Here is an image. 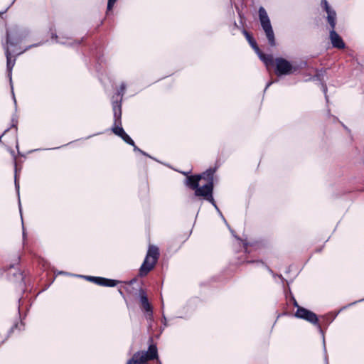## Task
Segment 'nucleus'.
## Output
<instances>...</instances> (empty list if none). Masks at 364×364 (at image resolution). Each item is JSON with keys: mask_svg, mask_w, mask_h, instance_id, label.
I'll list each match as a JSON object with an SVG mask.
<instances>
[{"mask_svg": "<svg viewBox=\"0 0 364 364\" xmlns=\"http://www.w3.org/2000/svg\"><path fill=\"white\" fill-rule=\"evenodd\" d=\"M133 147H134V151H138L139 153H141V154L144 155V156H149L151 158V156L149 155H148L146 152H144V151L141 150L139 148H138L136 145H135V143L134 142V145H132Z\"/></svg>", "mask_w": 364, "mask_h": 364, "instance_id": "nucleus-20", "label": "nucleus"}, {"mask_svg": "<svg viewBox=\"0 0 364 364\" xmlns=\"http://www.w3.org/2000/svg\"><path fill=\"white\" fill-rule=\"evenodd\" d=\"M205 173H206V180H207L208 178H209L212 175L213 173H212V171L210 169H209V170H206Z\"/></svg>", "mask_w": 364, "mask_h": 364, "instance_id": "nucleus-24", "label": "nucleus"}, {"mask_svg": "<svg viewBox=\"0 0 364 364\" xmlns=\"http://www.w3.org/2000/svg\"><path fill=\"white\" fill-rule=\"evenodd\" d=\"M259 18L264 30L266 37L268 39L269 43L271 46H275L276 41L274 38V33L271 25L269 18L267 15L266 10L263 7L259 9Z\"/></svg>", "mask_w": 364, "mask_h": 364, "instance_id": "nucleus-6", "label": "nucleus"}, {"mask_svg": "<svg viewBox=\"0 0 364 364\" xmlns=\"http://www.w3.org/2000/svg\"><path fill=\"white\" fill-rule=\"evenodd\" d=\"M321 6L323 7L327 13V21L330 24L331 29H335L336 23V11L329 6L326 0L321 1Z\"/></svg>", "mask_w": 364, "mask_h": 364, "instance_id": "nucleus-11", "label": "nucleus"}, {"mask_svg": "<svg viewBox=\"0 0 364 364\" xmlns=\"http://www.w3.org/2000/svg\"><path fill=\"white\" fill-rule=\"evenodd\" d=\"M243 33L245 36L247 40L251 46L255 50V51L258 53L260 59L265 63L266 66H270L275 65L276 68H292L291 63L287 60L278 58L275 60L273 59V57L270 55H265L259 50L256 41L251 36V35L245 30L243 31Z\"/></svg>", "mask_w": 364, "mask_h": 364, "instance_id": "nucleus-3", "label": "nucleus"}, {"mask_svg": "<svg viewBox=\"0 0 364 364\" xmlns=\"http://www.w3.org/2000/svg\"><path fill=\"white\" fill-rule=\"evenodd\" d=\"M59 274H68V273L65 272H60Z\"/></svg>", "mask_w": 364, "mask_h": 364, "instance_id": "nucleus-32", "label": "nucleus"}, {"mask_svg": "<svg viewBox=\"0 0 364 364\" xmlns=\"http://www.w3.org/2000/svg\"><path fill=\"white\" fill-rule=\"evenodd\" d=\"M14 328H18V324H16L14 325L12 328L11 329V331H12L14 330Z\"/></svg>", "mask_w": 364, "mask_h": 364, "instance_id": "nucleus-30", "label": "nucleus"}, {"mask_svg": "<svg viewBox=\"0 0 364 364\" xmlns=\"http://www.w3.org/2000/svg\"><path fill=\"white\" fill-rule=\"evenodd\" d=\"M140 296V301L141 304L142 310L146 313V318L147 320L152 321L153 320V309L151 305L149 304L148 301V298L143 290H140L139 293Z\"/></svg>", "mask_w": 364, "mask_h": 364, "instance_id": "nucleus-10", "label": "nucleus"}, {"mask_svg": "<svg viewBox=\"0 0 364 364\" xmlns=\"http://www.w3.org/2000/svg\"><path fill=\"white\" fill-rule=\"evenodd\" d=\"M329 38L332 46L334 48L342 49L345 48V43L341 37L335 31V29H331L330 31Z\"/></svg>", "mask_w": 364, "mask_h": 364, "instance_id": "nucleus-12", "label": "nucleus"}, {"mask_svg": "<svg viewBox=\"0 0 364 364\" xmlns=\"http://www.w3.org/2000/svg\"><path fill=\"white\" fill-rule=\"evenodd\" d=\"M83 40H84V38H82L81 40H79L77 41H75V43L76 45L79 46L82 43V41H83Z\"/></svg>", "mask_w": 364, "mask_h": 364, "instance_id": "nucleus-28", "label": "nucleus"}, {"mask_svg": "<svg viewBox=\"0 0 364 364\" xmlns=\"http://www.w3.org/2000/svg\"><path fill=\"white\" fill-rule=\"evenodd\" d=\"M18 205H19V208L21 209V203L20 202L18 203Z\"/></svg>", "mask_w": 364, "mask_h": 364, "instance_id": "nucleus-34", "label": "nucleus"}, {"mask_svg": "<svg viewBox=\"0 0 364 364\" xmlns=\"http://www.w3.org/2000/svg\"><path fill=\"white\" fill-rule=\"evenodd\" d=\"M159 257V248L153 245L149 246V249L139 269V275L141 277L146 276L151 269L155 267Z\"/></svg>", "mask_w": 364, "mask_h": 364, "instance_id": "nucleus-4", "label": "nucleus"}, {"mask_svg": "<svg viewBox=\"0 0 364 364\" xmlns=\"http://www.w3.org/2000/svg\"><path fill=\"white\" fill-rule=\"evenodd\" d=\"M23 239H25L26 233H25V232H24V231L23 232Z\"/></svg>", "mask_w": 364, "mask_h": 364, "instance_id": "nucleus-33", "label": "nucleus"}, {"mask_svg": "<svg viewBox=\"0 0 364 364\" xmlns=\"http://www.w3.org/2000/svg\"><path fill=\"white\" fill-rule=\"evenodd\" d=\"M162 322H163V323H164V325L165 326H167V321H166V318L164 316H163V321H162Z\"/></svg>", "mask_w": 364, "mask_h": 364, "instance_id": "nucleus-27", "label": "nucleus"}, {"mask_svg": "<svg viewBox=\"0 0 364 364\" xmlns=\"http://www.w3.org/2000/svg\"><path fill=\"white\" fill-rule=\"evenodd\" d=\"M117 0H108L107 1V11L106 14H108L109 11H111L113 9V7L117 2Z\"/></svg>", "mask_w": 364, "mask_h": 364, "instance_id": "nucleus-16", "label": "nucleus"}, {"mask_svg": "<svg viewBox=\"0 0 364 364\" xmlns=\"http://www.w3.org/2000/svg\"><path fill=\"white\" fill-rule=\"evenodd\" d=\"M296 70H270L269 76L271 80L267 83V89L271 84L279 80L284 79L286 76L292 75Z\"/></svg>", "mask_w": 364, "mask_h": 364, "instance_id": "nucleus-8", "label": "nucleus"}, {"mask_svg": "<svg viewBox=\"0 0 364 364\" xmlns=\"http://www.w3.org/2000/svg\"><path fill=\"white\" fill-rule=\"evenodd\" d=\"M119 283V281L106 279L105 282L104 283V287H115Z\"/></svg>", "mask_w": 364, "mask_h": 364, "instance_id": "nucleus-14", "label": "nucleus"}, {"mask_svg": "<svg viewBox=\"0 0 364 364\" xmlns=\"http://www.w3.org/2000/svg\"><path fill=\"white\" fill-rule=\"evenodd\" d=\"M122 139L128 144L134 145V141L131 139V137L125 133V134L122 137Z\"/></svg>", "mask_w": 364, "mask_h": 364, "instance_id": "nucleus-18", "label": "nucleus"}, {"mask_svg": "<svg viewBox=\"0 0 364 364\" xmlns=\"http://www.w3.org/2000/svg\"><path fill=\"white\" fill-rule=\"evenodd\" d=\"M28 35L29 31L26 28L15 25L6 28V40L5 42H2L6 57V68H13L15 65L16 59L11 55V53L18 55L28 48L42 45V43H35L21 50L18 46Z\"/></svg>", "mask_w": 364, "mask_h": 364, "instance_id": "nucleus-1", "label": "nucleus"}, {"mask_svg": "<svg viewBox=\"0 0 364 364\" xmlns=\"http://www.w3.org/2000/svg\"><path fill=\"white\" fill-rule=\"evenodd\" d=\"M51 38L52 39H55L57 43H62V44L65 43L64 42H61V41L58 40V35L56 33H52Z\"/></svg>", "mask_w": 364, "mask_h": 364, "instance_id": "nucleus-23", "label": "nucleus"}, {"mask_svg": "<svg viewBox=\"0 0 364 364\" xmlns=\"http://www.w3.org/2000/svg\"><path fill=\"white\" fill-rule=\"evenodd\" d=\"M15 1H16V0H14V1L10 4V5H9V6H8L4 9V10H3V11H0V16H1V14H5V13L9 10V8H10V7H11L14 4Z\"/></svg>", "mask_w": 364, "mask_h": 364, "instance_id": "nucleus-22", "label": "nucleus"}, {"mask_svg": "<svg viewBox=\"0 0 364 364\" xmlns=\"http://www.w3.org/2000/svg\"><path fill=\"white\" fill-rule=\"evenodd\" d=\"M77 277H83L85 279L92 282L95 283L96 280H99L98 277H92V276H82V275H76Z\"/></svg>", "mask_w": 364, "mask_h": 364, "instance_id": "nucleus-19", "label": "nucleus"}, {"mask_svg": "<svg viewBox=\"0 0 364 364\" xmlns=\"http://www.w3.org/2000/svg\"><path fill=\"white\" fill-rule=\"evenodd\" d=\"M7 76L9 78L10 85H11V92H12V95H13V98H14V104H15V105H16V98H15V96H14V87H13V85H12L11 70H8Z\"/></svg>", "mask_w": 364, "mask_h": 364, "instance_id": "nucleus-15", "label": "nucleus"}, {"mask_svg": "<svg viewBox=\"0 0 364 364\" xmlns=\"http://www.w3.org/2000/svg\"><path fill=\"white\" fill-rule=\"evenodd\" d=\"M17 171H18V169L16 167V164L15 163V187H16L18 196H19V183L17 179Z\"/></svg>", "mask_w": 364, "mask_h": 364, "instance_id": "nucleus-17", "label": "nucleus"}, {"mask_svg": "<svg viewBox=\"0 0 364 364\" xmlns=\"http://www.w3.org/2000/svg\"><path fill=\"white\" fill-rule=\"evenodd\" d=\"M155 359L157 360V364H162L161 362L159 359L158 355H157V358H155ZM153 360H154V358H153ZM151 360H152V359Z\"/></svg>", "mask_w": 364, "mask_h": 364, "instance_id": "nucleus-29", "label": "nucleus"}, {"mask_svg": "<svg viewBox=\"0 0 364 364\" xmlns=\"http://www.w3.org/2000/svg\"><path fill=\"white\" fill-rule=\"evenodd\" d=\"M157 358V347L151 344L147 350H139L134 353L126 364H147L149 360Z\"/></svg>", "mask_w": 364, "mask_h": 364, "instance_id": "nucleus-5", "label": "nucleus"}, {"mask_svg": "<svg viewBox=\"0 0 364 364\" xmlns=\"http://www.w3.org/2000/svg\"><path fill=\"white\" fill-rule=\"evenodd\" d=\"M187 178L185 180V184L188 188L195 191L196 196L205 197V186H199V181L205 178V172L198 175L188 176L190 172H181Z\"/></svg>", "mask_w": 364, "mask_h": 364, "instance_id": "nucleus-7", "label": "nucleus"}, {"mask_svg": "<svg viewBox=\"0 0 364 364\" xmlns=\"http://www.w3.org/2000/svg\"><path fill=\"white\" fill-rule=\"evenodd\" d=\"M322 87H323V92H324V94H325V95H326V100L328 101V97H327V95H326V92H327V87H326V85H322Z\"/></svg>", "mask_w": 364, "mask_h": 364, "instance_id": "nucleus-26", "label": "nucleus"}, {"mask_svg": "<svg viewBox=\"0 0 364 364\" xmlns=\"http://www.w3.org/2000/svg\"><path fill=\"white\" fill-rule=\"evenodd\" d=\"M295 316L297 318L304 319L313 324H317L318 323L317 316L314 312L303 307H298Z\"/></svg>", "mask_w": 364, "mask_h": 364, "instance_id": "nucleus-9", "label": "nucleus"}, {"mask_svg": "<svg viewBox=\"0 0 364 364\" xmlns=\"http://www.w3.org/2000/svg\"><path fill=\"white\" fill-rule=\"evenodd\" d=\"M127 85L124 82H122L119 88L112 96V104L114 114V124L112 131L114 134L119 137H122L125 134V132L122 127V100L125 92Z\"/></svg>", "mask_w": 364, "mask_h": 364, "instance_id": "nucleus-2", "label": "nucleus"}, {"mask_svg": "<svg viewBox=\"0 0 364 364\" xmlns=\"http://www.w3.org/2000/svg\"><path fill=\"white\" fill-rule=\"evenodd\" d=\"M103 58H104V56L103 55H100V56H99V58L97 59V63H99V65L100 66H102V62L103 60Z\"/></svg>", "mask_w": 364, "mask_h": 364, "instance_id": "nucleus-25", "label": "nucleus"}, {"mask_svg": "<svg viewBox=\"0 0 364 364\" xmlns=\"http://www.w3.org/2000/svg\"><path fill=\"white\" fill-rule=\"evenodd\" d=\"M294 306H296L297 308H298V307H299V305H298V304H297V302H296L295 300H294Z\"/></svg>", "mask_w": 364, "mask_h": 364, "instance_id": "nucleus-31", "label": "nucleus"}, {"mask_svg": "<svg viewBox=\"0 0 364 364\" xmlns=\"http://www.w3.org/2000/svg\"><path fill=\"white\" fill-rule=\"evenodd\" d=\"M98 279H99V280H96L95 284L100 285V286H104V283L105 282L106 278L98 277Z\"/></svg>", "mask_w": 364, "mask_h": 364, "instance_id": "nucleus-21", "label": "nucleus"}, {"mask_svg": "<svg viewBox=\"0 0 364 364\" xmlns=\"http://www.w3.org/2000/svg\"><path fill=\"white\" fill-rule=\"evenodd\" d=\"M212 191H213V185L211 183H206V200L210 202L217 210H218L217 205L215 203L213 195H212Z\"/></svg>", "mask_w": 364, "mask_h": 364, "instance_id": "nucleus-13", "label": "nucleus"}]
</instances>
